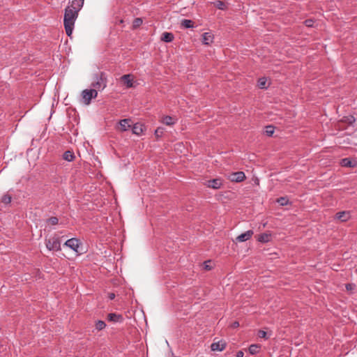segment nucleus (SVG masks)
Returning a JSON list of instances; mask_svg holds the SVG:
<instances>
[{"label": "nucleus", "instance_id": "58836bf2", "mask_svg": "<svg viewBox=\"0 0 357 357\" xmlns=\"http://www.w3.org/2000/svg\"><path fill=\"white\" fill-rule=\"evenodd\" d=\"M108 298L110 300H113L115 298V294L114 293H109L108 295Z\"/></svg>", "mask_w": 357, "mask_h": 357}, {"label": "nucleus", "instance_id": "412c9836", "mask_svg": "<svg viewBox=\"0 0 357 357\" xmlns=\"http://www.w3.org/2000/svg\"><path fill=\"white\" fill-rule=\"evenodd\" d=\"M63 158L68 162H71L75 159V154L71 151H66L63 153Z\"/></svg>", "mask_w": 357, "mask_h": 357}, {"label": "nucleus", "instance_id": "7c9ffc66", "mask_svg": "<svg viewBox=\"0 0 357 357\" xmlns=\"http://www.w3.org/2000/svg\"><path fill=\"white\" fill-rule=\"evenodd\" d=\"M277 202L280 205V206H286L289 203V200L287 197H279L278 199H277Z\"/></svg>", "mask_w": 357, "mask_h": 357}, {"label": "nucleus", "instance_id": "ddd939ff", "mask_svg": "<svg viewBox=\"0 0 357 357\" xmlns=\"http://www.w3.org/2000/svg\"><path fill=\"white\" fill-rule=\"evenodd\" d=\"M177 119L171 116H164L161 122L167 126H173L176 123Z\"/></svg>", "mask_w": 357, "mask_h": 357}, {"label": "nucleus", "instance_id": "dca6fc26", "mask_svg": "<svg viewBox=\"0 0 357 357\" xmlns=\"http://www.w3.org/2000/svg\"><path fill=\"white\" fill-rule=\"evenodd\" d=\"M107 319L112 322H121L123 321V318L121 314H116V313H109L107 315Z\"/></svg>", "mask_w": 357, "mask_h": 357}, {"label": "nucleus", "instance_id": "c85d7f7f", "mask_svg": "<svg viewBox=\"0 0 357 357\" xmlns=\"http://www.w3.org/2000/svg\"><path fill=\"white\" fill-rule=\"evenodd\" d=\"M163 132H164V128L162 127H158L155 130V132H154V135H155V137H156V139H158L159 138H160L162 136Z\"/></svg>", "mask_w": 357, "mask_h": 357}, {"label": "nucleus", "instance_id": "a878e982", "mask_svg": "<svg viewBox=\"0 0 357 357\" xmlns=\"http://www.w3.org/2000/svg\"><path fill=\"white\" fill-rule=\"evenodd\" d=\"M356 119L353 116H344L342 121L349 124L352 125L355 122Z\"/></svg>", "mask_w": 357, "mask_h": 357}, {"label": "nucleus", "instance_id": "b1692460", "mask_svg": "<svg viewBox=\"0 0 357 357\" xmlns=\"http://www.w3.org/2000/svg\"><path fill=\"white\" fill-rule=\"evenodd\" d=\"M266 83H267V79L266 77H261L258 79V82H257V86L260 88V89H266L267 86H266Z\"/></svg>", "mask_w": 357, "mask_h": 357}, {"label": "nucleus", "instance_id": "a211bd4d", "mask_svg": "<svg viewBox=\"0 0 357 357\" xmlns=\"http://www.w3.org/2000/svg\"><path fill=\"white\" fill-rule=\"evenodd\" d=\"M174 38V36L172 33L170 32H164L161 37V40L165 43H170L173 41Z\"/></svg>", "mask_w": 357, "mask_h": 357}, {"label": "nucleus", "instance_id": "473e14b6", "mask_svg": "<svg viewBox=\"0 0 357 357\" xmlns=\"http://www.w3.org/2000/svg\"><path fill=\"white\" fill-rule=\"evenodd\" d=\"M215 6L220 10H224L225 8V3L224 1H217L214 3Z\"/></svg>", "mask_w": 357, "mask_h": 357}, {"label": "nucleus", "instance_id": "bb28decb", "mask_svg": "<svg viewBox=\"0 0 357 357\" xmlns=\"http://www.w3.org/2000/svg\"><path fill=\"white\" fill-rule=\"evenodd\" d=\"M95 326H96V328L98 331H102L106 327V324L103 321L98 320L96 322Z\"/></svg>", "mask_w": 357, "mask_h": 357}, {"label": "nucleus", "instance_id": "6ab92c4d", "mask_svg": "<svg viewBox=\"0 0 357 357\" xmlns=\"http://www.w3.org/2000/svg\"><path fill=\"white\" fill-rule=\"evenodd\" d=\"M271 239V235L268 233H262L259 235L257 240L261 243H268Z\"/></svg>", "mask_w": 357, "mask_h": 357}, {"label": "nucleus", "instance_id": "5701e85b", "mask_svg": "<svg viewBox=\"0 0 357 357\" xmlns=\"http://www.w3.org/2000/svg\"><path fill=\"white\" fill-rule=\"evenodd\" d=\"M194 22L191 20H187L184 19L181 21V26L184 28L189 29V28H193L194 27Z\"/></svg>", "mask_w": 357, "mask_h": 357}, {"label": "nucleus", "instance_id": "c756f323", "mask_svg": "<svg viewBox=\"0 0 357 357\" xmlns=\"http://www.w3.org/2000/svg\"><path fill=\"white\" fill-rule=\"evenodd\" d=\"M11 200L12 197L9 194H5L1 198V202L6 204H10L11 202Z\"/></svg>", "mask_w": 357, "mask_h": 357}, {"label": "nucleus", "instance_id": "2f4dec72", "mask_svg": "<svg viewBox=\"0 0 357 357\" xmlns=\"http://www.w3.org/2000/svg\"><path fill=\"white\" fill-rule=\"evenodd\" d=\"M47 222L51 225H56L59 223V219L56 217H50L47 220Z\"/></svg>", "mask_w": 357, "mask_h": 357}, {"label": "nucleus", "instance_id": "aec40b11", "mask_svg": "<svg viewBox=\"0 0 357 357\" xmlns=\"http://www.w3.org/2000/svg\"><path fill=\"white\" fill-rule=\"evenodd\" d=\"M84 0H73L71 6H69L72 7V8L74 7V8L75 10H78V12H79V10L82 8V7L84 5Z\"/></svg>", "mask_w": 357, "mask_h": 357}, {"label": "nucleus", "instance_id": "1a4fd4ad", "mask_svg": "<svg viewBox=\"0 0 357 357\" xmlns=\"http://www.w3.org/2000/svg\"><path fill=\"white\" fill-rule=\"evenodd\" d=\"M83 102L85 105H89L92 99V94L91 89H84L82 92Z\"/></svg>", "mask_w": 357, "mask_h": 357}, {"label": "nucleus", "instance_id": "39448f33", "mask_svg": "<svg viewBox=\"0 0 357 357\" xmlns=\"http://www.w3.org/2000/svg\"><path fill=\"white\" fill-rule=\"evenodd\" d=\"M80 244L81 243L77 238H73L67 240L65 242L64 245L69 247L75 252H78V248H79Z\"/></svg>", "mask_w": 357, "mask_h": 357}, {"label": "nucleus", "instance_id": "cd10ccee", "mask_svg": "<svg viewBox=\"0 0 357 357\" xmlns=\"http://www.w3.org/2000/svg\"><path fill=\"white\" fill-rule=\"evenodd\" d=\"M275 127L273 126H266L265 132L267 136L271 137L274 133Z\"/></svg>", "mask_w": 357, "mask_h": 357}, {"label": "nucleus", "instance_id": "20e7f679", "mask_svg": "<svg viewBox=\"0 0 357 357\" xmlns=\"http://www.w3.org/2000/svg\"><path fill=\"white\" fill-rule=\"evenodd\" d=\"M204 185L215 190L220 189L222 185V180L219 178L208 180L204 183Z\"/></svg>", "mask_w": 357, "mask_h": 357}, {"label": "nucleus", "instance_id": "4be33fe9", "mask_svg": "<svg viewBox=\"0 0 357 357\" xmlns=\"http://www.w3.org/2000/svg\"><path fill=\"white\" fill-rule=\"evenodd\" d=\"M260 349H261V345L255 344H251L249 347L248 351L250 354L255 355L259 352Z\"/></svg>", "mask_w": 357, "mask_h": 357}, {"label": "nucleus", "instance_id": "4468645a", "mask_svg": "<svg viewBox=\"0 0 357 357\" xmlns=\"http://www.w3.org/2000/svg\"><path fill=\"white\" fill-rule=\"evenodd\" d=\"M121 79L128 88H131L133 86V80L132 79L131 75H124L121 77Z\"/></svg>", "mask_w": 357, "mask_h": 357}, {"label": "nucleus", "instance_id": "c9c22d12", "mask_svg": "<svg viewBox=\"0 0 357 357\" xmlns=\"http://www.w3.org/2000/svg\"><path fill=\"white\" fill-rule=\"evenodd\" d=\"M91 90V94H92V98H96L98 96V89H92Z\"/></svg>", "mask_w": 357, "mask_h": 357}, {"label": "nucleus", "instance_id": "0eeeda50", "mask_svg": "<svg viewBox=\"0 0 357 357\" xmlns=\"http://www.w3.org/2000/svg\"><path fill=\"white\" fill-rule=\"evenodd\" d=\"M146 130V126L141 123H136L132 127V133L136 135H141Z\"/></svg>", "mask_w": 357, "mask_h": 357}, {"label": "nucleus", "instance_id": "f257e3e1", "mask_svg": "<svg viewBox=\"0 0 357 357\" xmlns=\"http://www.w3.org/2000/svg\"><path fill=\"white\" fill-rule=\"evenodd\" d=\"M78 16V10L67 6L65 9L63 24L67 36L72 38L75 22Z\"/></svg>", "mask_w": 357, "mask_h": 357}, {"label": "nucleus", "instance_id": "9d476101", "mask_svg": "<svg viewBox=\"0 0 357 357\" xmlns=\"http://www.w3.org/2000/svg\"><path fill=\"white\" fill-rule=\"evenodd\" d=\"M335 218L341 222H346L351 218V214L349 211H340L335 214Z\"/></svg>", "mask_w": 357, "mask_h": 357}, {"label": "nucleus", "instance_id": "9b49d317", "mask_svg": "<svg viewBox=\"0 0 357 357\" xmlns=\"http://www.w3.org/2000/svg\"><path fill=\"white\" fill-rule=\"evenodd\" d=\"M226 345L227 344L225 341H219L212 343L211 345V349L212 351H222L226 348Z\"/></svg>", "mask_w": 357, "mask_h": 357}, {"label": "nucleus", "instance_id": "f704fd0d", "mask_svg": "<svg viewBox=\"0 0 357 357\" xmlns=\"http://www.w3.org/2000/svg\"><path fill=\"white\" fill-rule=\"evenodd\" d=\"M266 332L264 331H262V330H259V332H258V336L260 337V338H265V339H267V337H266Z\"/></svg>", "mask_w": 357, "mask_h": 357}, {"label": "nucleus", "instance_id": "393cba45", "mask_svg": "<svg viewBox=\"0 0 357 357\" xmlns=\"http://www.w3.org/2000/svg\"><path fill=\"white\" fill-rule=\"evenodd\" d=\"M142 23H143V20L142 18H140V17L135 18L132 22V29H135L138 28L139 26H140L142 24Z\"/></svg>", "mask_w": 357, "mask_h": 357}, {"label": "nucleus", "instance_id": "72a5a7b5", "mask_svg": "<svg viewBox=\"0 0 357 357\" xmlns=\"http://www.w3.org/2000/svg\"><path fill=\"white\" fill-rule=\"evenodd\" d=\"M304 24L306 26L312 27L314 24V21L312 19L305 20Z\"/></svg>", "mask_w": 357, "mask_h": 357}, {"label": "nucleus", "instance_id": "7ed1b4c3", "mask_svg": "<svg viewBox=\"0 0 357 357\" xmlns=\"http://www.w3.org/2000/svg\"><path fill=\"white\" fill-rule=\"evenodd\" d=\"M46 248L50 251H59L61 250V241L59 237L54 235L52 237L45 239Z\"/></svg>", "mask_w": 357, "mask_h": 357}, {"label": "nucleus", "instance_id": "4c0bfd02", "mask_svg": "<svg viewBox=\"0 0 357 357\" xmlns=\"http://www.w3.org/2000/svg\"><path fill=\"white\" fill-rule=\"evenodd\" d=\"M244 353L243 351H238L236 354V357H243Z\"/></svg>", "mask_w": 357, "mask_h": 357}, {"label": "nucleus", "instance_id": "a19ab883", "mask_svg": "<svg viewBox=\"0 0 357 357\" xmlns=\"http://www.w3.org/2000/svg\"><path fill=\"white\" fill-rule=\"evenodd\" d=\"M352 287H353V284H346V288L347 290H351L352 289Z\"/></svg>", "mask_w": 357, "mask_h": 357}, {"label": "nucleus", "instance_id": "ea45409f", "mask_svg": "<svg viewBox=\"0 0 357 357\" xmlns=\"http://www.w3.org/2000/svg\"><path fill=\"white\" fill-rule=\"evenodd\" d=\"M239 326V323L238 321H234L232 325H231V327L232 328H237Z\"/></svg>", "mask_w": 357, "mask_h": 357}, {"label": "nucleus", "instance_id": "f8f14e48", "mask_svg": "<svg viewBox=\"0 0 357 357\" xmlns=\"http://www.w3.org/2000/svg\"><path fill=\"white\" fill-rule=\"evenodd\" d=\"M130 121L131 120L130 119H124L123 120H121L119 121V130L121 132L128 130L131 127V125L130 123Z\"/></svg>", "mask_w": 357, "mask_h": 357}, {"label": "nucleus", "instance_id": "423d86ee", "mask_svg": "<svg viewBox=\"0 0 357 357\" xmlns=\"http://www.w3.org/2000/svg\"><path fill=\"white\" fill-rule=\"evenodd\" d=\"M253 234H254V232L252 230H248L245 232L238 236L236 238L235 241L236 242H245V241L249 240L252 236Z\"/></svg>", "mask_w": 357, "mask_h": 357}, {"label": "nucleus", "instance_id": "e433bc0d", "mask_svg": "<svg viewBox=\"0 0 357 357\" xmlns=\"http://www.w3.org/2000/svg\"><path fill=\"white\" fill-rule=\"evenodd\" d=\"M208 262H210V261H208ZM208 261H205L204 264V268L206 271H210L211 269V266H209L208 264Z\"/></svg>", "mask_w": 357, "mask_h": 357}, {"label": "nucleus", "instance_id": "f03ea898", "mask_svg": "<svg viewBox=\"0 0 357 357\" xmlns=\"http://www.w3.org/2000/svg\"><path fill=\"white\" fill-rule=\"evenodd\" d=\"M91 86L99 91L103 90L107 86V77L105 73L101 72L100 74H96Z\"/></svg>", "mask_w": 357, "mask_h": 357}, {"label": "nucleus", "instance_id": "f3484780", "mask_svg": "<svg viewBox=\"0 0 357 357\" xmlns=\"http://www.w3.org/2000/svg\"><path fill=\"white\" fill-rule=\"evenodd\" d=\"M213 36L211 33L206 32L202 34V43L204 45H208L213 43Z\"/></svg>", "mask_w": 357, "mask_h": 357}, {"label": "nucleus", "instance_id": "6e6552de", "mask_svg": "<svg viewBox=\"0 0 357 357\" xmlns=\"http://www.w3.org/2000/svg\"><path fill=\"white\" fill-rule=\"evenodd\" d=\"M246 176L243 172H237L231 175V181L234 182H241L245 179Z\"/></svg>", "mask_w": 357, "mask_h": 357}, {"label": "nucleus", "instance_id": "2eb2a0df", "mask_svg": "<svg viewBox=\"0 0 357 357\" xmlns=\"http://www.w3.org/2000/svg\"><path fill=\"white\" fill-rule=\"evenodd\" d=\"M340 165L342 167H354L356 165V162L351 160L349 158H345L341 160Z\"/></svg>", "mask_w": 357, "mask_h": 357}]
</instances>
